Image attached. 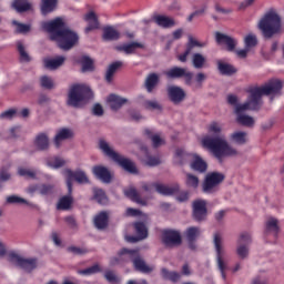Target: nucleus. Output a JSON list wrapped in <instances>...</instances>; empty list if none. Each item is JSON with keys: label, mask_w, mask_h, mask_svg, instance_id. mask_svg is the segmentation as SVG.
Masks as SVG:
<instances>
[{"label": "nucleus", "mask_w": 284, "mask_h": 284, "mask_svg": "<svg viewBox=\"0 0 284 284\" xmlns=\"http://www.w3.org/2000/svg\"><path fill=\"white\" fill-rule=\"evenodd\" d=\"M283 88V83L281 80L272 79L263 87H248L247 93L251 94L247 101L242 104L237 105L235 109V114L237 115L236 122L244 125V126H253L255 121L254 118L247 114H244V111L252 110L258 111L261 108V98L263 95H276L280 94Z\"/></svg>", "instance_id": "nucleus-1"}, {"label": "nucleus", "mask_w": 284, "mask_h": 284, "mask_svg": "<svg viewBox=\"0 0 284 284\" xmlns=\"http://www.w3.org/2000/svg\"><path fill=\"white\" fill-rule=\"evenodd\" d=\"M42 29L50 34V40L58 41L60 49L64 51L71 50L79 41L78 33L68 29L61 18L43 22Z\"/></svg>", "instance_id": "nucleus-2"}, {"label": "nucleus", "mask_w": 284, "mask_h": 284, "mask_svg": "<svg viewBox=\"0 0 284 284\" xmlns=\"http://www.w3.org/2000/svg\"><path fill=\"white\" fill-rule=\"evenodd\" d=\"M203 148L209 149L219 163H223L224 158L234 156L237 154L236 150L232 148L229 142L221 136L206 135L202 139Z\"/></svg>", "instance_id": "nucleus-3"}, {"label": "nucleus", "mask_w": 284, "mask_h": 284, "mask_svg": "<svg viewBox=\"0 0 284 284\" xmlns=\"http://www.w3.org/2000/svg\"><path fill=\"white\" fill-rule=\"evenodd\" d=\"M258 30L265 40H271L275 36L282 32V20L281 17L274 10L265 12V14L260 20Z\"/></svg>", "instance_id": "nucleus-4"}, {"label": "nucleus", "mask_w": 284, "mask_h": 284, "mask_svg": "<svg viewBox=\"0 0 284 284\" xmlns=\"http://www.w3.org/2000/svg\"><path fill=\"white\" fill-rule=\"evenodd\" d=\"M99 145L104 155L111 159L114 163H116L131 174H138V168L135 163L132 162V160L124 158L120 153H116L112 148L109 146L105 140H100Z\"/></svg>", "instance_id": "nucleus-5"}, {"label": "nucleus", "mask_w": 284, "mask_h": 284, "mask_svg": "<svg viewBox=\"0 0 284 284\" xmlns=\"http://www.w3.org/2000/svg\"><path fill=\"white\" fill-rule=\"evenodd\" d=\"M93 98V91L83 84H73L68 94V105L81 108Z\"/></svg>", "instance_id": "nucleus-6"}, {"label": "nucleus", "mask_w": 284, "mask_h": 284, "mask_svg": "<svg viewBox=\"0 0 284 284\" xmlns=\"http://www.w3.org/2000/svg\"><path fill=\"white\" fill-rule=\"evenodd\" d=\"M128 255L126 260L131 261L135 271L144 274H149L154 271L153 266H149L145 261L140 255V250H129L122 248L120 251V256Z\"/></svg>", "instance_id": "nucleus-7"}, {"label": "nucleus", "mask_w": 284, "mask_h": 284, "mask_svg": "<svg viewBox=\"0 0 284 284\" xmlns=\"http://www.w3.org/2000/svg\"><path fill=\"white\" fill-rule=\"evenodd\" d=\"M154 190L161 195L170 196V195L179 193L180 185L174 184L172 186H168V185L160 184V183H145V182L142 183V191L152 193V191H154Z\"/></svg>", "instance_id": "nucleus-8"}, {"label": "nucleus", "mask_w": 284, "mask_h": 284, "mask_svg": "<svg viewBox=\"0 0 284 284\" xmlns=\"http://www.w3.org/2000/svg\"><path fill=\"white\" fill-rule=\"evenodd\" d=\"M63 174L67 176V186L69 194H72L73 191V181L79 184H90V179H88L87 174L83 171L73 172L70 169L63 171Z\"/></svg>", "instance_id": "nucleus-9"}, {"label": "nucleus", "mask_w": 284, "mask_h": 284, "mask_svg": "<svg viewBox=\"0 0 284 284\" xmlns=\"http://www.w3.org/2000/svg\"><path fill=\"white\" fill-rule=\"evenodd\" d=\"M225 181V174L213 172L206 174V179H204L202 190L204 193H213L217 185H221Z\"/></svg>", "instance_id": "nucleus-10"}, {"label": "nucleus", "mask_w": 284, "mask_h": 284, "mask_svg": "<svg viewBox=\"0 0 284 284\" xmlns=\"http://www.w3.org/2000/svg\"><path fill=\"white\" fill-rule=\"evenodd\" d=\"M9 262L17 264L18 267L23 268L27 272H31L38 266V260L36 257L23 258L14 252L9 253Z\"/></svg>", "instance_id": "nucleus-11"}, {"label": "nucleus", "mask_w": 284, "mask_h": 284, "mask_svg": "<svg viewBox=\"0 0 284 284\" xmlns=\"http://www.w3.org/2000/svg\"><path fill=\"white\" fill-rule=\"evenodd\" d=\"M213 243H214L215 251H216L217 266L221 272V276H222L223 281H225L226 280V274H225L226 265L223 260L224 251H223V246H222V235L219 233H215Z\"/></svg>", "instance_id": "nucleus-12"}, {"label": "nucleus", "mask_w": 284, "mask_h": 284, "mask_svg": "<svg viewBox=\"0 0 284 284\" xmlns=\"http://www.w3.org/2000/svg\"><path fill=\"white\" fill-rule=\"evenodd\" d=\"M161 241L166 247H178L182 244V235L178 231L164 230L161 232Z\"/></svg>", "instance_id": "nucleus-13"}, {"label": "nucleus", "mask_w": 284, "mask_h": 284, "mask_svg": "<svg viewBox=\"0 0 284 284\" xmlns=\"http://www.w3.org/2000/svg\"><path fill=\"white\" fill-rule=\"evenodd\" d=\"M168 79L176 80V79H184V83L187 85L192 84L193 72L189 71L184 68L174 67L165 72Z\"/></svg>", "instance_id": "nucleus-14"}, {"label": "nucleus", "mask_w": 284, "mask_h": 284, "mask_svg": "<svg viewBox=\"0 0 284 284\" xmlns=\"http://www.w3.org/2000/svg\"><path fill=\"white\" fill-rule=\"evenodd\" d=\"M252 242V236L248 233H242L240 235L239 243L240 245L237 246L236 253L240 258L245 260L248 256V245Z\"/></svg>", "instance_id": "nucleus-15"}, {"label": "nucleus", "mask_w": 284, "mask_h": 284, "mask_svg": "<svg viewBox=\"0 0 284 284\" xmlns=\"http://www.w3.org/2000/svg\"><path fill=\"white\" fill-rule=\"evenodd\" d=\"M207 216V207L206 202L203 200L194 201L193 202V219L196 222L205 221Z\"/></svg>", "instance_id": "nucleus-16"}, {"label": "nucleus", "mask_w": 284, "mask_h": 284, "mask_svg": "<svg viewBox=\"0 0 284 284\" xmlns=\"http://www.w3.org/2000/svg\"><path fill=\"white\" fill-rule=\"evenodd\" d=\"M134 229H135V235L128 236L126 240L129 243H138L140 241H143L148 237V227L143 222H135L134 223Z\"/></svg>", "instance_id": "nucleus-17"}, {"label": "nucleus", "mask_w": 284, "mask_h": 284, "mask_svg": "<svg viewBox=\"0 0 284 284\" xmlns=\"http://www.w3.org/2000/svg\"><path fill=\"white\" fill-rule=\"evenodd\" d=\"M168 95L169 100L174 104L182 103L186 98L185 91L182 88L174 85L168 89Z\"/></svg>", "instance_id": "nucleus-18"}, {"label": "nucleus", "mask_w": 284, "mask_h": 284, "mask_svg": "<svg viewBox=\"0 0 284 284\" xmlns=\"http://www.w3.org/2000/svg\"><path fill=\"white\" fill-rule=\"evenodd\" d=\"M215 41L219 44H225L226 45V50L229 52H233L235 50L236 47V40L233 39L232 37L224 34L220 31L215 32Z\"/></svg>", "instance_id": "nucleus-19"}, {"label": "nucleus", "mask_w": 284, "mask_h": 284, "mask_svg": "<svg viewBox=\"0 0 284 284\" xmlns=\"http://www.w3.org/2000/svg\"><path fill=\"white\" fill-rule=\"evenodd\" d=\"M92 172L94 176L103 183L109 184L112 182V174L108 171L106 168L102 165H95L93 166Z\"/></svg>", "instance_id": "nucleus-20"}, {"label": "nucleus", "mask_w": 284, "mask_h": 284, "mask_svg": "<svg viewBox=\"0 0 284 284\" xmlns=\"http://www.w3.org/2000/svg\"><path fill=\"white\" fill-rule=\"evenodd\" d=\"M145 45L140 42H131V43H124L122 45H116L115 50L118 52H124L126 55H132L136 52L138 49H144Z\"/></svg>", "instance_id": "nucleus-21"}, {"label": "nucleus", "mask_w": 284, "mask_h": 284, "mask_svg": "<svg viewBox=\"0 0 284 284\" xmlns=\"http://www.w3.org/2000/svg\"><path fill=\"white\" fill-rule=\"evenodd\" d=\"M84 21L88 22L85 33H90L93 30H98L100 28V22L94 11H90L87 14H84Z\"/></svg>", "instance_id": "nucleus-22"}, {"label": "nucleus", "mask_w": 284, "mask_h": 284, "mask_svg": "<svg viewBox=\"0 0 284 284\" xmlns=\"http://www.w3.org/2000/svg\"><path fill=\"white\" fill-rule=\"evenodd\" d=\"M108 103L113 111L120 110L125 103H128V99L122 98L115 93H111L108 97Z\"/></svg>", "instance_id": "nucleus-23"}, {"label": "nucleus", "mask_w": 284, "mask_h": 284, "mask_svg": "<svg viewBox=\"0 0 284 284\" xmlns=\"http://www.w3.org/2000/svg\"><path fill=\"white\" fill-rule=\"evenodd\" d=\"M193 156L194 153H186L184 150L178 149L174 155V163L176 165H185V163H189Z\"/></svg>", "instance_id": "nucleus-24"}, {"label": "nucleus", "mask_w": 284, "mask_h": 284, "mask_svg": "<svg viewBox=\"0 0 284 284\" xmlns=\"http://www.w3.org/2000/svg\"><path fill=\"white\" fill-rule=\"evenodd\" d=\"M65 61V58L63 55H58L53 59H44L43 63H44V68L50 70V71H54L57 69H59Z\"/></svg>", "instance_id": "nucleus-25"}, {"label": "nucleus", "mask_w": 284, "mask_h": 284, "mask_svg": "<svg viewBox=\"0 0 284 284\" xmlns=\"http://www.w3.org/2000/svg\"><path fill=\"white\" fill-rule=\"evenodd\" d=\"M153 20L159 27L164 29L172 28L176 24V22L172 18L164 14H156L154 16Z\"/></svg>", "instance_id": "nucleus-26"}, {"label": "nucleus", "mask_w": 284, "mask_h": 284, "mask_svg": "<svg viewBox=\"0 0 284 284\" xmlns=\"http://www.w3.org/2000/svg\"><path fill=\"white\" fill-rule=\"evenodd\" d=\"M217 70L220 74L224 77H232L237 72L234 65L223 62L222 60L217 61Z\"/></svg>", "instance_id": "nucleus-27"}, {"label": "nucleus", "mask_w": 284, "mask_h": 284, "mask_svg": "<svg viewBox=\"0 0 284 284\" xmlns=\"http://www.w3.org/2000/svg\"><path fill=\"white\" fill-rule=\"evenodd\" d=\"M192 160V170L197 171L200 173H205L207 171V163L199 154L194 153Z\"/></svg>", "instance_id": "nucleus-28"}, {"label": "nucleus", "mask_w": 284, "mask_h": 284, "mask_svg": "<svg viewBox=\"0 0 284 284\" xmlns=\"http://www.w3.org/2000/svg\"><path fill=\"white\" fill-rule=\"evenodd\" d=\"M123 192L124 195L132 202L139 205H145V202L141 199V195L135 187L125 189Z\"/></svg>", "instance_id": "nucleus-29"}, {"label": "nucleus", "mask_w": 284, "mask_h": 284, "mask_svg": "<svg viewBox=\"0 0 284 284\" xmlns=\"http://www.w3.org/2000/svg\"><path fill=\"white\" fill-rule=\"evenodd\" d=\"M160 83V77L158 73H150L145 80V89L148 93H152L154 91V88L158 87Z\"/></svg>", "instance_id": "nucleus-30"}, {"label": "nucleus", "mask_w": 284, "mask_h": 284, "mask_svg": "<svg viewBox=\"0 0 284 284\" xmlns=\"http://www.w3.org/2000/svg\"><path fill=\"white\" fill-rule=\"evenodd\" d=\"M230 140L236 145H245L247 143V133L245 131H235L231 134Z\"/></svg>", "instance_id": "nucleus-31"}, {"label": "nucleus", "mask_w": 284, "mask_h": 284, "mask_svg": "<svg viewBox=\"0 0 284 284\" xmlns=\"http://www.w3.org/2000/svg\"><path fill=\"white\" fill-rule=\"evenodd\" d=\"M109 216L105 212H101L100 214L94 216V227L98 230H104L108 227Z\"/></svg>", "instance_id": "nucleus-32"}, {"label": "nucleus", "mask_w": 284, "mask_h": 284, "mask_svg": "<svg viewBox=\"0 0 284 284\" xmlns=\"http://www.w3.org/2000/svg\"><path fill=\"white\" fill-rule=\"evenodd\" d=\"M53 187L51 184L33 185L29 187V192L34 193L38 191L41 195H49L53 192Z\"/></svg>", "instance_id": "nucleus-33"}, {"label": "nucleus", "mask_w": 284, "mask_h": 284, "mask_svg": "<svg viewBox=\"0 0 284 284\" xmlns=\"http://www.w3.org/2000/svg\"><path fill=\"white\" fill-rule=\"evenodd\" d=\"M123 65L121 61H115L111 63L105 73V81L112 83L115 72Z\"/></svg>", "instance_id": "nucleus-34"}, {"label": "nucleus", "mask_w": 284, "mask_h": 284, "mask_svg": "<svg viewBox=\"0 0 284 284\" xmlns=\"http://www.w3.org/2000/svg\"><path fill=\"white\" fill-rule=\"evenodd\" d=\"M121 38V33L112 27L103 29V39L105 41H118Z\"/></svg>", "instance_id": "nucleus-35"}, {"label": "nucleus", "mask_w": 284, "mask_h": 284, "mask_svg": "<svg viewBox=\"0 0 284 284\" xmlns=\"http://www.w3.org/2000/svg\"><path fill=\"white\" fill-rule=\"evenodd\" d=\"M58 0H41V12L43 16L53 12L57 8Z\"/></svg>", "instance_id": "nucleus-36"}, {"label": "nucleus", "mask_w": 284, "mask_h": 284, "mask_svg": "<svg viewBox=\"0 0 284 284\" xmlns=\"http://www.w3.org/2000/svg\"><path fill=\"white\" fill-rule=\"evenodd\" d=\"M161 276L162 278H164L165 281H170L172 283H178L182 275L178 272H170L166 268H161Z\"/></svg>", "instance_id": "nucleus-37"}, {"label": "nucleus", "mask_w": 284, "mask_h": 284, "mask_svg": "<svg viewBox=\"0 0 284 284\" xmlns=\"http://www.w3.org/2000/svg\"><path fill=\"white\" fill-rule=\"evenodd\" d=\"M72 138V131L69 129H62L61 131H59L58 134H55V148H60L61 142L64 140H69Z\"/></svg>", "instance_id": "nucleus-38"}, {"label": "nucleus", "mask_w": 284, "mask_h": 284, "mask_svg": "<svg viewBox=\"0 0 284 284\" xmlns=\"http://www.w3.org/2000/svg\"><path fill=\"white\" fill-rule=\"evenodd\" d=\"M72 204L73 197L71 193H69V195H64L59 200L58 210L68 211L71 209Z\"/></svg>", "instance_id": "nucleus-39"}, {"label": "nucleus", "mask_w": 284, "mask_h": 284, "mask_svg": "<svg viewBox=\"0 0 284 284\" xmlns=\"http://www.w3.org/2000/svg\"><path fill=\"white\" fill-rule=\"evenodd\" d=\"M36 145L41 151L49 149V136L45 133H40L36 139Z\"/></svg>", "instance_id": "nucleus-40"}, {"label": "nucleus", "mask_w": 284, "mask_h": 284, "mask_svg": "<svg viewBox=\"0 0 284 284\" xmlns=\"http://www.w3.org/2000/svg\"><path fill=\"white\" fill-rule=\"evenodd\" d=\"M144 133L146 134V136L149 139H151L152 143H153V148H159L161 145H164L165 141L161 138L160 134H154L152 133L151 130L146 129L144 131Z\"/></svg>", "instance_id": "nucleus-41"}, {"label": "nucleus", "mask_w": 284, "mask_h": 284, "mask_svg": "<svg viewBox=\"0 0 284 284\" xmlns=\"http://www.w3.org/2000/svg\"><path fill=\"white\" fill-rule=\"evenodd\" d=\"M80 63L83 72H92L94 70V61L88 55H82Z\"/></svg>", "instance_id": "nucleus-42"}, {"label": "nucleus", "mask_w": 284, "mask_h": 284, "mask_svg": "<svg viewBox=\"0 0 284 284\" xmlns=\"http://www.w3.org/2000/svg\"><path fill=\"white\" fill-rule=\"evenodd\" d=\"M17 48H18V52H19V55H20V61L21 63H30L31 61V57L30 54L28 53L26 47H23L22 42L19 41L17 43Z\"/></svg>", "instance_id": "nucleus-43"}, {"label": "nucleus", "mask_w": 284, "mask_h": 284, "mask_svg": "<svg viewBox=\"0 0 284 284\" xmlns=\"http://www.w3.org/2000/svg\"><path fill=\"white\" fill-rule=\"evenodd\" d=\"M93 199L97 200V203L100 205L108 204V196L105 195V192L101 189L93 190Z\"/></svg>", "instance_id": "nucleus-44"}, {"label": "nucleus", "mask_w": 284, "mask_h": 284, "mask_svg": "<svg viewBox=\"0 0 284 284\" xmlns=\"http://www.w3.org/2000/svg\"><path fill=\"white\" fill-rule=\"evenodd\" d=\"M13 8L19 12H27L31 9V4L28 2V0H14Z\"/></svg>", "instance_id": "nucleus-45"}, {"label": "nucleus", "mask_w": 284, "mask_h": 284, "mask_svg": "<svg viewBox=\"0 0 284 284\" xmlns=\"http://www.w3.org/2000/svg\"><path fill=\"white\" fill-rule=\"evenodd\" d=\"M265 232L268 233V232H274L275 236L277 237L278 235V232H280V229H278V225H277V220L274 219V217H271L266 221V224H265Z\"/></svg>", "instance_id": "nucleus-46"}, {"label": "nucleus", "mask_w": 284, "mask_h": 284, "mask_svg": "<svg viewBox=\"0 0 284 284\" xmlns=\"http://www.w3.org/2000/svg\"><path fill=\"white\" fill-rule=\"evenodd\" d=\"M192 63L195 69H203L204 64L206 63V59L202 53H194Z\"/></svg>", "instance_id": "nucleus-47"}, {"label": "nucleus", "mask_w": 284, "mask_h": 284, "mask_svg": "<svg viewBox=\"0 0 284 284\" xmlns=\"http://www.w3.org/2000/svg\"><path fill=\"white\" fill-rule=\"evenodd\" d=\"M201 235L200 227L191 226L186 230L187 242H195V240Z\"/></svg>", "instance_id": "nucleus-48"}, {"label": "nucleus", "mask_w": 284, "mask_h": 284, "mask_svg": "<svg viewBox=\"0 0 284 284\" xmlns=\"http://www.w3.org/2000/svg\"><path fill=\"white\" fill-rule=\"evenodd\" d=\"M6 202H7V204H10V205H14V204H18V205H29V202L26 199L20 197L18 195H9V196H7Z\"/></svg>", "instance_id": "nucleus-49"}, {"label": "nucleus", "mask_w": 284, "mask_h": 284, "mask_svg": "<svg viewBox=\"0 0 284 284\" xmlns=\"http://www.w3.org/2000/svg\"><path fill=\"white\" fill-rule=\"evenodd\" d=\"M244 44H245V48L248 49V50L256 47L257 45L256 36L253 34V33L246 34L245 38H244Z\"/></svg>", "instance_id": "nucleus-50"}, {"label": "nucleus", "mask_w": 284, "mask_h": 284, "mask_svg": "<svg viewBox=\"0 0 284 284\" xmlns=\"http://www.w3.org/2000/svg\"><path fill=\"white\" fill-rule=\"evenodd\" d=\"M47 165L53 169H59L65 165V161L59 156H55V158L49 159L47 161Z\"/></svg>", "instance_id": "nucleus-51"}, {"label": "nucleus", "mask_w": 284, "mask_h": 284, "mask_svg": "<svg viewBox=\"0 0 284 284\" xmlns=\"http://www.w3.org/2000/svg\"><path fill=\"white\" fill-rule=\"evenodd\" d=\"M186 185L193 189L199 187L200 185V179L199 176L192 174V173H187L186 174Z\"/></svg>", "instance_id": "nucleus-52"}, {"label": "nucleus", "mask_w": 284, "mask_h": 284, "mask_svg": "<svg viewBox=\"0 0 284 284\" xmlns=\"http://www.w3.org/2000/svg\"><path fill=\"white\" fill-rule=\"evenodd\" d=\"M40 85L43 88V89H48V90H51L54 88V82L52 80L51 77L49 75H42L40 78Z\"/></svg>", "instance_id": "nucleus-53"}, {"label": "nucleus", "mask_w": 284, "mask_h": 284, "mask_svg": "<svg viewBox=\"0 0 284 284\" xmlns=\"http://www.w3.org/2000/svg\"><path fill=\"white\" fill-rule=\"evenodd\" d=\"M104 277L110 284H119L121 282L120 277L112 271H106Z\"/></svg>", "instance_id": "nucleus-54"}, {"label": "nucleus", "mask_w": 284, "mask_h": 284, "mask_svg": "<svg viewBox=\"0 0 284 284\" xmlns=\"http://www.w3.org/2000/svg\"><path fill=\"white\" fill-rule=\"evenodd\" d=\"M101 272V267L99 264H94L91 267L80 271L79 273L82 275H92Z\"/></svg>", "instance_id": "nucleus-55"}, {"label": "nucleus", "mask_w": 284, "mask_h": 284, "mask_svg": "<svg viewBox=\"0 0 284 284\" xmlns=\"http://www.w3.org/2000/svg\"><path fill=\"white\" fill-rule=\"evenodd\" d=\"M20 176L27 178V179H32L34 180L37 178V173L34 171L28 170L20 168L18 171Z\"/></svg>", "instance_id": "nucleus-56"}, {"label": "nucleus", "mask_w": 284, "mask_h": 284, "mask_svg": "<svg viewBox=\"0 0 284 284\" xmlns=\"http://www.w3.org/2000/svg\"><path fill=\"white\" fill-rule=\"evenodd\" d=\"M209 132L214 135H220L222 133V125L219 122H212L209 126Z\"/></svg>", "instance_id": "nucleus-57"}, {"label": "nucleus", "mask_w": 284, "mask_h": 284, "mask_svg": "<svg viewBox=\"0 0 284 284\" xmlns=\"http://www.w3.org/2000/svg\"><path fill=\"white\" fill-rule=\"evenodd\" d=\"M13 24L17 26V33L26 34V33L30 32L31 28L28 24L19 23L16 20L13 21Z\"/></svg>", "instance_id": "nucleus-58"}, {"label": "nucleus", "mask_w": 284, "mask_h": 284, "mask_svg": "<svg viewBox=\"0 0 284 284\" xmlns=\"http://www.w3.org/2000/svg\"><path fill=\"white\" fill-rule=\"evenodd\" d=\"M16 115H17V110L10 109V110L3 111L0 114V119L1 120H12L13 118H16Z\"/></svg>", "instance_id": "nucleus-59"}, {"label": "nucleus", "mask_w": 284, "mask_h": 284, "mask_svg": "<svg viewBox=\"0 0 284 284\" xmlns=\"http://www.w3.org/2000/svg\"><path fill=\"white\" fill-rule=\"evenodd\" d=\"M122 260L129 261L128 255H120V252H119L118 257H111L110 258V266L121 265Z\"/></svg>", "instance_id": "nucleus-60"}, {"label": "nucleus", "mask_w": 284, "mask_h": 284, "mask_svg": "<svg viewBox=\"0 0 284 284\" xmlns=\"http://www.w3.org/2000/svg\"><path fill=\"white\" fill-rule=\"evenodd\" d=\"M68 252L74 254V255H84L88 253V251L85 248H81L78 246H70L68 247Z\"/></svg>", "instance_id": "nucleus-61"}, {"label": "nucleus", "mask_w": 284, "mask_h": 284, "mask_svg": "<svg viewBox=\"0 0 284 284\" xmlns=\"http://www.w3.org/2000/svg\"><path fill=\"white\" fill-rule=\"evenodd\" d=\"M145 108L148 110H162L161 104L158 101H145Z\"/></svg>", "instance_id": "nucleus-62"}, {"label": "nucleus", "mask_w": 284, "mask_h": 284, "mask_svg": "<svg viewBox=\"0 0 284 284\" xmlns=\"http://www.w3.org/2000/svg\"><path fill=\"white\" fill-rule=\"evenodd\" d=\"M207 79L206 74L203 72H199L195 75V83L197 88H202L203 82Z\"/></svg>", "instance_id": "nucleus-63"}, {"label": "nucleus", "mask_w": 284, "mask_h": 284, "mask_svg": "<svg viewBox=\"0 0 284 284\" xmlns=\"http://www.w3.org/2000/svg\"><path fill=\"white\" fill-rule=\"evenodd\" d=\"M92 114L95 116H102L104 114L102 105L99 103H95L92 109Z\"/></svg>", "instance_id": "nucleus-64"}]
</instances>
